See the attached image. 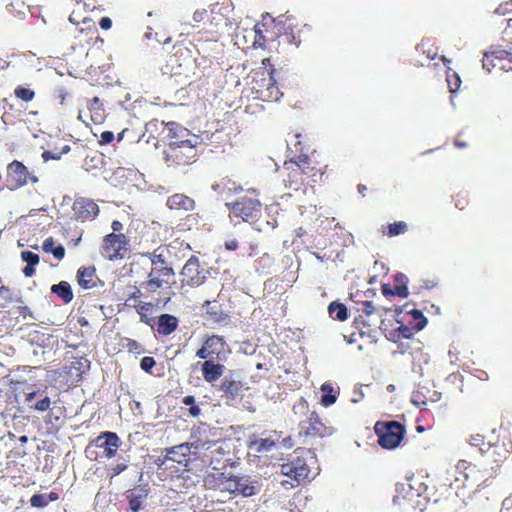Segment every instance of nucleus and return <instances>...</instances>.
I'll return each mask as SVG.
<instances>
[{
	"instance_id": "f257e3e1",
	"label": "nucleus",
	"mask_w": 512,
	"mask_h": 512,
	"mask_svg": "<svg viewBox=\"0 0 512 512\" xmlns=\"http://www.w3.org/2000/svg\"><path fill=\"white\" fill-rule=\"evenodd\" d=\"M204 486L220 492H229L233 495L251 497L255 487L248 476L228 474L225 472H210L204 477Z\"/></svg>"
},
{
	"instance_id": "f03ea898",
	"label": "nucleus",
	"mask_w": 512,
	"mask_h": 512,
	"mask_svg": "<svg viewBox=\"0 0 512 512\" xmlns=\"http://www.w3.org/2000/svg\"><path fill=\"white\" fill-rule=\"evenodd\" d=\"M274 72L275 69L271 68L267 72L256 71L252 73V80H250L248 85H250V94L254 99L266 102L280 99L282 92L273 76Z\"/></svg>"
},
{
	"instance_id": "7ed1b4c3",
	"label": "nucleus",
	"mask_w": 512,
	"mask_h": 512,
	"mask_svg": "<svg viewBox=\"0 0 512 512\" xmlns=\"http://www.w3.org/2000/svg\"><path fill=\"white\" fill-rule=\"evenodd\" d=\"M234 217L241 218L244 222H254L261 216V201L257 199L255 192H250L233 203H226Z\"/></svg>"
},
{
	"instance_id": "20e7f679",
	"label": "nucleus",
	"mask_w": 512,
	"mask_h": 512,
	"mask_svg": "<svg viewBox=\"0 0 512 512\" xmlns=\"http://www.w3.org/2000/svg\"><path fill=\"white\" fill-rule=\"evenodd\" d=\"M374 430L378 436V443L385 449H394L400 445L406 434L405 426L395 420L378 421Z\"/></svg>"
},
{
	"instance_id": "39448f33",
	"label": "nucleus",
	"mask_w": 512,
	"mask_h": 512,
	"mask_svg": "<svg viewBox=\"0 0 512 512\" xmlns=\"http://www.w3.org/2000/svg\"><path fill=\"white\" fill-rule=\"evenodd\" d=\"M282 475L288 477L291 486H297L301 482L309 481L313 476L311 468L303 457L295 456L280 465Z\"/></svg>"
},
{
	"instance_id": "423d86ee",
	"label": "nucleus",
	"mask_w": 512,
	"mask_h": 512,
	"mask_svg": "<svg viewBox=\"0 0 512 512\" xmlns=\"http://www.w3.org/2000/svg\"><path fill=\"white\" fill-rule=\"evenodd\" d=\"M39 178L33 171L20 161L14 160L7 165L6 168V186L9 190L14 191L26 186L28 183L36 184Z\"/></svg>"
},
{
	"instance_id": "0eeeda50",
	"label": "nucleus",
	"mask_w": 512,
	"mask_h": 512,
	"mask_svg": "<svg viewBox=\"0 0 512 512\" xmlns=\"http://www.w3.org/2000/svg\"><path fill=\"white\" fill-rule=\"evenodd\" d=\"M229 353L230 349L225 338L211 335L206 337L202 347L197 350L196 357L202 360L226 361Z\"/></svg>"
},
{
	"instance_id": "6e6552de",
	"label": "nucleus",
	"mask_w": 512,
	"mask_h": 512,
	"mask_svg": "<svg viewBox=\"0 0 512 512\" xmlns=\"http://www.w3.org/2000/svg\"><path fill=\"white\" fill-rule=\"evenodd\" d=\"M121 445V440L115 432H102L96 438L90 440L85 449L87 456L90 459H97V454L92 448L103 449V455L106 458H113Z\"/></svg>"
},
{
	"instance_id": "1a4fd4ad",
	"label": "nucleus",
	"mask_w": 512,
	"mask_h": 512,
	"mask_svg": "<svg viewBox=\"0 0 512 512\" xmlns=\"http://www.w3.org/2000/svg\"><path fill=\"white\" fill-rule=\"evenodd\" d=\"M129 250V242L126 236L122 233L116 234L114 232L107 234L103 238L100 248L101 255L110 260L123 259Z\"/></svg>"
},
{
	"instance_id": "9d476101",
	"label": "nucleus",
	"mask_w": 512,
	"mask_h": 512,
	"mask_svg": "<svg viewBox=\"0 0 512 512\" xmlns=\"http://www.w3.org/2000/svg\"><path fill=\"white\" fill-rule=\"evenodd\" d=\"M208 274L209 271L201 266L199 258L192 255L180 272L181 285L198 287L206 281Z\"/></svg>"
},
{
	"instance_id": "9b49d317",
	"label": "nucleus",
	"mask_w": 512,
	"mask_h": 512,
	"mask_svg": "<svg viewBox=\"0 0 512 512\" xmlns=\"http://www.w3.org/2000/svg\"><path fill=\"white\" fill-rule=\"evenodd\" d=\"M283 184L286 188L293 191L303 190L307 188L305 184L303 169L300 167L297 155H294L283 164Z\"/></svg>"
},
{
	"instance_id": "f8f14e48",
	"label": "nucleus",
	"mask_w": 512,
	"mask_h": 512,
	"mask_svg": "<svg viewBox=\"0 0 512 512\" xmlns=\"http://www.w3.org/2000/svg\"><path fill=\"white\" fill-rule=\"evenodd\" d=\"M166 162H172L176 165H187L192 162L195 157L194 146L189 140H181L180 142H169L167 149L164 151Z\"/></svg>"
},
{
	"instance_id": "ddd939ff",
	"label": "nucleus",
	"mask_w": 512,
	"mask_h": 512,
	"mask_svg": "<svg viewBox=\"0 0 512 512\" xmlns=\"http://www.w3.org/2000/svg\"><path fill=\"white\" fill-rule=\"evenodd\" d=\"M71 210V219L81 223L93 221L100 212L98 204L93 199L86 197H77Z\"/></svg>"
},
{
	"instance_id": "4468645a",
	"label": "nucleus",
	"mask_w": 512,
	"mask_h": 512,
	"mask_svg": "<svg viewBox=\"0 0 512 512\" xmlns=\"http://www.w3.org/2000/svg\"><path fill=\"white\" fill-rule=\"evenodd\" d=\"M247 390L245 383L234 376L225 377L218 387L221 397L228 405H235L243 399V391Z\"/></svg>"
},
{
	"instance_id": "2eb2a0df",
	"label": "nucleus",
	"mask_w": 512,
	"mask_h": 512,
	"mask_svg": "<svg viewBox=\"0 0 512 512\" xmlns=\"http://www.w3.org/2000/svg\"><path fill=\"white\" fill-rule=\"evenodd\" d=\"M299 434L305 437H324L330 434L329 428L322 422L315 411H311L306 420L299 423Z\"/></svg>"
},
{
	"instance_id": "dca6fc26",
	"label": "nucleus",
	"mask_w": 512,
	"mask_h": 512,
	"mask_svg": "<svg viewBox=\"0 0 512 512\" xmlns=\"http://www.w3.org/2000/svg\"><path fill=\"white\" fill-rule=\"evenodd\" d=\"M105 117L106 114L103 103L97 96L87 100L86 109L80 110L78 114V118L86 125H88L89 122L101 124L105 120Z\"/></svg>"
},
{
	"instance_id": "f3484780",
	"label": "nucleus",
	"mask_w": 512,
	"mask_h": 512,
	"mask_svg": "<svg viewBox=\"0 0 512 512\" xmlns=\"http://www.w3.org/2000/svg\"><path fill=\"white\" fill-rule=\"evenodd\" d=\"M295 19L287 17L284 24L283 37L292 45L299 46L303 40H306L307 33L310 32V26L298 23L294 24Z\"/></svg>"
},
{
	"instance_id": "a211bd4d",
	"label": "nucleus",
	"mask_w": 512,
	"mask_h": 512,
	"mask_svg": "<svg viewBox=\"0 0 512 512\" xmlns=\"http://www.w3.org/2000/svg\"><path fill=\"white\" fill-rule=\"evenodd\" d=\"M300 167L303 169V176L307 187H313L322 180L324 171L322 167H318L316 163L304 154L297 155Z\"/></svg>"
},
{
	"instance_id": "6ab92c4d",
	"label": "nucleus",
	"mask_w": 512,
	"mask_h": 512,
	"mask_svg": "<svg viewBox=\"0 0 512 512\" xmlns=\"http://www.w3.org/2000/svg\"><path fill=\"white\" fill-rule=\"evenodd\" d=\"M394 281V286H392L390 283H383L381 285L382 293L386 297L400 296L406 298L409 295L408 276L402 272H398L394 275Z\"/></svg>"
},
{
	"instance_id": "aec40b11",
	"label": "nucleus",
	"mask_w": 512,
	"mask_h": 512,
	"mask_svg": "<svg viewBox=\"0 0 512 512\" xmlns=\"http://www.w3.org/2000/svg\"><path fill=\"white\" fill-rule=\"evenodd\" d=\"M226 361L204 360L201 364V372L204 380L208 383L218 381L225 372Z\"/></svg>"
},
{
	"instance_id": "412c9836",
	"label": "nucleus",
	"mask_w": 512,
	"mask_h": 512,
	"mask_svg": "<svg viewBox=\"0 0 512 512\" xmlns=\"http://www.w3.org/2000/svg\"><path fill=\"white\" fill-rule=\"evenodd\" d=\"M203 307L205 314L211 323H227L230 319L228 312L223 309V306L218 301H205Z\"/></svg>"
},
{
	"instance_id": "4be33fe9",
	"label": "nucleus",
	"mask_w": 512,
	"mask_h": 512,
	"mask_svg": "<svg viewBox=\"0 0 512 512\" xmlns=\"http://www.w3.org/2000/svg\"><path fill=\"white\" fill-rule=\"evenodd\" d=\"M504 60H507L509 63H512V54L505 50L485 53L483 58V67L491 65L492 67H498L500 69L509 70L511 66H506L503 63Z\"/></svg>"
},
{
	"instance_id": "5701e85b",
	"label": "nucleus",
	"mask_w": 512,
	"mask_h": 512,
	"mask_svg": "<svg viewBox=\"0 0 512 512\" xmlns=\"http://www.w3.org/2000/svg\"><path fill=\"white\" fill-rule=\"evenodd\" d=\"M166 205L170 210L188 212L195 208V201L185 194H174L166 201Z\"/></svg>"
},
{
	"instance_id": "b1692460",
	"label": "nucleus",
	"mask_w": 512,
	"mask_h": 512,
	"mask_svg": "<svg viewBox=\"0 0 512 512\" xmlns=\"http://www.w3.org/2000/svg\"><path fill=\"white\" fill-rule=\"evenodd\" d=\"M136 308L142 321L151 326H154L156 323L160 326V316L157 314V305L150 302H140Z\"/></svg>"
},
{
	"instance_id": "393cba45",
	"label": "nucleus",
	"mask_w": 512,
	"mask_h": 512,
	"mask_svg": "<svg viewBox=\"0 0 512 512\" xmlns=\"http://www.w3.org/2000/svg\"><path fill=\"white\" fill-rule=\"evenodd\" d=\"M77 281L81 288L92 289L97 286L98 277L93 266H82L77 271Z\"/></svg>"
},
{
	"instance_id": "a878e982",
	"label": "nucleus",
	"mask_w": 512,
	"mask_h": 512,
	"mask_svg": "<svg viewBox=\"0 0 512 512\" xmlns=\"http://www.w3.org/2000/svg\"><path fill=\"white\" fill-rule=\"evenodd\" d=\"M189 251V244L185 243L184 241H180L179 239H175L173 242L167 245V253L169 255V258H172L174 256L178 260L182 259L186 257Z\"/></svg>"
},
{
	"instance_id": "bb28decb",
	"label": "nucleus",
	"mask_w": 512,
	"mask_h": 512,
	"mask_svg": "<svg viewBox=\"0 0 512 512\" xmlns=\"http://www.w3.org/2000/svg\"><path fill=\"white\" fill-rule=\"evenodd\" d=\"M279 437L273 439L270 437L266 438H256L250 440L248 443V448L252 449L256 453H264L270 451L276 444V441Z\"/></svg>"
},
{
	"instance_id": "cd10ccee",
	"label": "nucleus",
	"mask_w": 512,
	"mask_h": 512,
	"mask_svg": "<svg viewBox=\"0 0 512 512\" xmlns=\"http://www.w3.org/2000/svg\"><path fill=\"white\" fill-rule=\"evenodd\" d=\"M51 292L61 298L65 304L70 303L73 299L71 285L66 281H61L58 284L52 285Z\"/></svg>"
},
{
	"instance_id": "c85d7f7f",
	"label": "nucleus",
	"mask_w": 512,
	"mask_h": 512,
	"mask_svg": "<svg viewBox=\"0 0 512 512\" xmlns=\"http://www.w3.org/2000/svg\"><path fill=\"white\" fill-rule=\"evenodd\" d=\"M179 287L174 270L171 267L162 266V290L167 288L174 293Z\"/></svg>"
},
{
	"instance_id": "c756f323",
	"label": "nucleus",
	"mask_w": 512,
	"mask_h": 512,
	"mask_svg": "<svg viewBox=\"0 0 512 512\" xmlns=\"http://www.w3.org/2000/svg\"><path fill=\"white\" fill-rule=\"evenodd\" d=\"M320 390L322 392V397L320 401L322 406L329 407L336 402L338 392L334 389L332 384L324 383L321 385Z\"/></svg>"
},
{
	"instance_id": "7c9ffc66",
	"label": "nucleus",
	"mask_w": 512,
	"mask_h": 512,
	"mask_svg": "<svg viewBox=\"0 0 512 512\" xmlns=\"http://www.w3.org/2000/svg\"><path fill=\"white\" fill-rule=\"evenodd\" d=\"M55 244L53 237H48L43 241L42 249L46 253H52L56 259L61 260L65 256V248L61 244Z\"/></svg>"
},
{
	"instance_id": "2f4dec72",
	"label": "nucleus",
	"mask_w": 512,
	"mask_h": 512,
	"mask_svg": "<svg viewBox=\"0 0 512 512\" xmlns=\"http://www.w3.org/2000/svg\"><path fill=\"white\" fill-rule=\"evenodd\" d=\"M328 313L337 321H345L348 317V309L345 304L333 301L328 305Z\"/></svg>"
},
{
	"instance_id": "473e14b6",
	"label": "nucleus",
	"mask_w": 512,
	"mask_h": 512,
	"mask_svg": "<svg viewBox=\"0 0 512 512\" xmlns=\"http://www.w3.org/2000/svg\"><path fill=\"white\" fill-rule=\"evenodd\" d=\"M408 313L411 317L409 325H412L416 331L423 330L425 325H427V318L424 316L422 311L414 308L409 310Z\"/></svg>"
},
{
	"instance_id": "72a5a7b5",
	"label": "nucleus",
	"mask_w": 512,
	"mask_h": 512,
	"mask_svg": "<svg viewBox=\"0 0 512 512\" xmlns=\"http://www.w3.org/2000/svg\"><path fill=\"white\" fill-rule=\"evenodd\" d=\"M179 320L172 314H162V335H170L176 331Z\"/></svg>"
},
{
	"instance_id": "f704fd0d",
	"label": "nucleus",
	"mask_w": 512,
	"mask_h": 512,
	"mask_svg": "<svg viewBox=\"0 0 512 512\" xmlns=\"http://www.w3.org/2000/svg\"><path fill=\"white\" fill-rule=\"evenodd\" d=\"M408 230V225L404 221L394 222L389 224L388 226H384L382 229V233L389 237L398 236L400 234L405 233Z\"/></svg>"
},
{
	"instance_id": "c9c22d12",
	"label": "nucleus",
	"mask_w": 512,
	"mask_h": 512,
	"mask_svg": "<svg viewBox=\"0 0 512 512\" xmlns=\"http://www.w3.org/2000/svg\"><path fill=\"white\" fill-rule=\"evenodd\" d=\"M188 451L189 448L186 445L172 447L167 450L166 458L181 463L185 460Z\"/></svg>"
},
{
	"instance_id": "e433bc0d",
	"label": "nucleus",
	"mask_w": 512,
	"mask_h": 512,
	"mask_svg": "<svg viewBox=\"0 0 512 512\" xmlns=\"http://www.w3.org/2000/svg\"><path fill=\"white\" fill-rule=\"evenodd\" d=\"M69 21L75 25H79L82 23L83 25L86 26V29L92 30L93 32L97 31L94 21L88 17H84V18L80 19V14L76 10H73L71 12V14L69 15Z\"/></svg>"
},
{
	"instance_id": "4c0bfd02",
	"label": "nucleus",
	"mask_w": 512,
	"mask_h": 512,
	"mask_svg": "<svg viewBox=\"0 0 512 512\" xmlns=\"http://www.w3.org/2000/svg\"><path fill=\"white\" fill-rule=\"evenodd\" d=\"M14 95L19 100L30 102L35 98V91L28 86L18 85L14 89Z\"/></svg>"
},
{
	"instance_id": "58836bf2",
	"label": "nucleus",
	"mask_w": 512,
	"mask_h": 512,
	"mask_svg": "<svg viewBox=\"0 0 512 512\" xmlns=\"http://www.w3.org/2000/svg\"><path fill=\"white\" fill-rule=\"evenodd\" d=\"M263 28H265L264 24L254 25V42H252V47L261 49L265 48L266 37L263 34Z\"/></svg>"
},
{
	"instance_id": "ea45409f",
	"label": "nucleus",
	"mask_w": 512,
	"mask_h": 512,
	"mask_svg": "<svg viewBox=\"0 0 512 512\" xmlns=\"http://www.w3.org/2000/svg\"><path fill=\"white\" fill-rule=\"evenodd\" d=\"M145 495L137 493L135 490L128 491L127 498L129 501V508L132 512H138Z\"/></svg>"
},
{
	"instance_id": "a19ab883",
	"label": "nucleus",
	"mask_w": 512,
	"mask_h": 512,
	"mask_svg": "<svg viewBox=\"0 0 512 512\" xmlns=\"http://www.w3.org/2000/svg\"><path fill=\"white\" fill-rule=\"evenodd\" d=\"M446 82H447V86H448L449 91L451 93H454V92H456L459 89L460 84H461V79H460L459 75L455 71H453L450 68H447V71H446Z\"/></svg>"
},
{
	"instance_id": "79ce46f5",
	"label": "nucleus",
	"mask_w": 512,
	"mask_h": 512,
	"mask_svg": "<svg viewBox=\"0 0 512 512\" xmlns=\"http://www.w3.org/2000/svg\"><path fill=\"white\" fill-rule=\"evenodd\" d=\"M213 189L215 191H224L228 189L229 191L239 192L242 190L240 186L230 179L224 178L220 181V183L213 185Z\"/></svg>"
},
{
	"instance_id": "37998d69",
	"label": "nucleus",
	"mask_w": 512,
	"mask_h": 512,
	"mask_svg": "<svg viewBox=\"0 0 512 512\" xmlns=\"http://www.w3.org/2000/svg\"><path fill=\"white\" fill-rule=\"evenodd\" d=\"M182 402L186 405V406H189V414L190 416L192 417H198L200 414H201V409L199 408V406L196 404V400H195V397L192 396V395H188V396H185L182 400Z\"/></svg>"
},
{
	"instance_id": "c03bdc74",
	"label": "nucleus",
	"mask_w": 512,
	"mask_h": 512,
	"mask_svg": "<svg viewBox=\"0 0 512 512\" xmlns=\"http://www.w3.org/2000/svg\"><path fill=\"white\" fill-rule=\"evenodd\" d=\"M292 410L295 415H304L309 412L308 402L301 397L294 403Z\"/></svg>"
},
{
	"instance_id": "a18cd8bd",
	"label": "nucleus",
	"mask_w": 512,
	"mask_h": 512,
	"mask_svg": "<svg viewBox=\"0 0 512 512\" xmlns=\"http://www.w3.org/2000/svg\"><path fill=\"white\" fill-rule=\"evenodd\" d=\"M21 259L24 262H26V265H30V266H36L39 264V261H40L38 254L33 253L28 250L21 252Z\"/></svg>"
},
{
	"instance_id": "49530a36",
	"label": "nucleus",
	"mask_w": 512,
	"mask_h": 512,
	"mask_svg": "<svg viewBox=\"0 0 512 512\" xmlns=\"http://www.w3.org/2000/svg\"><path fill=\"white\" fill-rule=\"evenodd\" d=\"M30 504L35 508H43L48 505V500L46 495L43 494H34L30 498Z\"/></svg>"
},
{
	"instance_id": "de8ad7c7",
	"label": "nucleus",
	"mask_w": 512,
	"mask_h": 512,
	"mask_svg": "<svg viewBox=\"0 0 512 512\" xmlns=\"http://www.w3.org/2000/svg\"><path fill=\"white\" fill-rule=\"evenodd\" d=\"M123 346L129 352H132V353L140 354V353L143 352V349H142L141 345L136 340H133V339H130V338H126L125 339V344H123Z\"/></svg>"
},
{
	"instance_id": "09e8293b",
	"label": "nucleus",
	"mask_w": 512,
	"mask_h": 512,
	"mask_svg": "<svg viewBox=\"0 0 512 512\" xmlns=\"http://www.w3.org/2000/svg\"><path fill=\"white\" fill-rule=\"evenodd\" d=\"M209 18L207 10H197L193 14V27L198 28L199 23L205 22Z\"/></svg>"
},
{
	"instance_id": "8fccbe9b",
	"label": "nucleus",
	"mask_w": 512,
	"mask_h": 512,
	"mask_svg": "<svg viewBox=\"0 0 512 512\" xmlns=\"http://www.w3.org/2000/svg\"><path fill=\"white\" fill-rule=\"evenodd\" d=\"M207 20L210 22L213 28H217L219 25L226 21L223 14L215 12H211Z\"/></svg>"
},
{
	"instance_id": "3c124183",
	"label": "nucleus",
	"mask_w": 512,
	"mask_h": 512,
	"mask_svg": "<svg viewBox=\"0 0 512 512\" xmlns=\"http://www.w3.org/2000/svg\"><path fill=\"white\" fill-rule=\"evenodd\" d=\"M469 443L474 447H478L481 452L484 451L483 446L486 445L484 437L480 434L471 435Z\"/></svg>"
},
{
	"instance_id": "603ef678",
	"label": "nucleus",
	"mask_w": 512,
	"mask_h": 512,
	"mask_svg": "<svg viewBox=\"0 0 512 512\" xmlns=\"http://www.w3.org/2000/svg\"><path fill=\"white\" fill-rule=\"evenodd\" d=\"M51 405V400L48 396H45L43 399L37 401L34 405V409L39 412H45L49 410Z\"/></svg>"
},
{
	"instance_id": "864d4df0",
	"label": "nucleus",
	"mask_w": 512,
	"mask_h": 512,
	"mask_svg": "<svg viewBox=\"0 0 512 512\" xmlns=\"http://www.w3.org/2000/svg\"><path fill=\"white\" fill-rule=\"evenodd\" d=\"M155 363L156 362L153 357L145 356L141 359L140 366L145 372H150Z\"/></svg>"
},
{
	"instance_id": "5fc2aeb1",
	"label": "nucleus",
	"mask_w": 512,
	"mask_h": 512,
	"mask_svg": "<svg viewBox=\"0 0 512 512\" xmlns=\"http://www.w3.org/2000/svg\"><path fill=\"white\" fill-rule=\"evenodd\" d=\"M398 331L400 332L401 336L405 339H410L414 335V329L413 326H406V324H401L399 326Z\"/></svg>"
},
{
	"instance_id": "6e6d98bb",
	"label": "nucleus",
	"mask_w": 512,
	"mask_h": 512,
	"mask_svg": "<svg viewBox=\"0 0 512 512\" xmlns=\"http://www.w3.org/2000/svg\"><path fill=\"white\" fill-rule=\"evenodd\" d=\"M115 136L112 131H104L100 135L99 144L107 145L110 144L114 140Z\"/></svg>"
},
{
	"instance_id": "4d7b16f0",
	"label": "nucleus",
	"mask_w": 512,
	"mask_h": 512,
	"mask_svg": "<svg viewBox=\"0 0 512 512\" xmlns=\"http://www.w3.org/2000/svg\"><path fill=\"white\" fill-rule=\"evenodd\" d=\"M375 306L372 301H365L362 304V313L365 314L367 317L369 315H373L375 313Z\"/></svg>"
},
{
	"instance_id": "13d9d810",
	"label": "nucleus",
	"mask_w": 512,
	"mask_h": 512,
	"mask_svg": "<svg viewBox=\"0 0 512 512\" xmlns=\"http://www.w3.org/2000/svg\"><path fill=\"white\" fill-rule=\"evenodd\" d=\"M127 464L126 463H117L116 465H114L112 468H111V476L114 477V476H117L119 475L120 473H122L123 471H125L127 469Z\"/></svg>"
},
{
	"instance_id": "bf43d9fd",
	"label": "nucleus",
	"mask_w": 512,
	"mask_h": 512,
	"mask_svg": "<svg viewBox=\"0 0 512 512\" xmlns=\"http://www.w3.org/2000/svg\"><path fill=\"white\" fill-rule=\"evenodd\" d=\"M99 25L103 30H109L112 27V20L109 17L104 16L100 19Z\"/></svg>"
},
{
	"instance_id": "052dcab7",
	"label": "nucleus",
	"mask_w": 512,
	"mask_h": 512,
	"mask_svg": "<svg viewBox=\"0 0 512 512\" xmlns=\"http://www.w3.org/2000/svg\"><path fill=\"white\" fill-rule=\"evenodd\" d=\"M225 248L230 251H235L239 248V243L236 239H229L225 241Z\"/></svg>"
},
{
	"instance_id": "680f3d73",
	"label": "nucleus",
	"mask_w": 512,
	"mask_h": 512,
	"mask_svg": "<svg viewBox=\"0 0 512 512\" xmlns=\"http://www.w3.org/2000/svg\"><path fill=\"white\" fill-rule=\"evenodd\" d=\"M0 297L4 298L6 301H11L10 289L7 286L0 285Z\"/></svg>"
},
{
	"instance_id": "e2e57ef3",
	"label": "nucleus",
	"mask_w": 512,
	"mask_h": 512,
	"mask_svg": "<svg viewBox=\"0 0 512 512\" xmlns=\"http://www.w3.org/2000/svg\"><path fill=\"white\" fill-rule=\"evenodd\" d=\"M497 11L502 14H504L506 12H512V1L506 2L505 4L500 5L499 8L497 9Z\"/></svg>"
},
{
	"instance_id": "0e129e2a",
	"label": "nucleus",
	"mask_w": 512,
	"mask_h": 512,
	"mask_svg": "<svg viewBox=\"0 0 512 512\" xmlns=\"http://www.w3.org/2000/svg\"><path fill=\"white\" fill-rule=\"evenodd\" d=\"M146 132L152 133L153 131H157V120L153 119L146 123L145 125Z\"/></svg>"
},
{
	"instance_id": "69168bd1",
	"label": "nucleus",
	"mask_w": 512,
	"mask_h": 512,
	"mask_svg": "<svg viewBox=\"0 0 512 512\" xmlns=\"http://www.w3.org/2000/svg\"><path fill=\"white\" fill-rule=\"evenodd\" d=\"M23 274L25 277H32L35 274V266L26 265Z\"/></svg>"
},
{
	"instance_id": "338daca9",
	"label": "nucleus",
	"mask_w": 512,
	"mask_h": 512,
	"mask_svg": "<svg viewBox=\"0 0 512 512\" xmlns=\"http://www.w3.org/2000/svg\"><path fill=\"white\" fill-rule=\"evenodd\" d=\"M261 64L263 66V71L264 72H267L268 70H270L271 68H274L273 65L271 64L270 62V59L269 58H263L262 61H261Z\"/></svg>"
},
{
	"instance_id": "774afa93",
	"label": "nucleus",
	"mask_w": 512,
	"mask_h": 512,
	"mask_svg": "<svg viewBox=\"0 0 512 512\" xmlns=\"http://www.w3.org/2000/svg\"><path fill=\"white\" fill-rule=\"evenodd\" d=\"M18 309H19V314L21 316H23L24 318H26L28 315L31 316L30 309L27 306H20V307H18Z\"/></svg>"
}]
</instances>
